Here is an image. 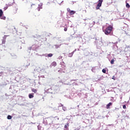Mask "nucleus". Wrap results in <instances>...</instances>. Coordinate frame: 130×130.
<instances>
[{"label": "nucleus", "instance_id": "f03ea898", "mask_svg": "<svg viewBox=\"0 0 130 130\" xmlns=\"http://www.w3.org/2000/svg\"><path fill=\"white\" fill-rule=\"evenodd\" d=\"M102 3H103V0H99V3L96 7V10H99L100 7L102 6Z\"/></svg>", "mask_w": 130, "mask_h": 130}, {"label": "nucleus", "instance_id": "9d476101", "mask_svg": "<svg viewBox=\"0 0 130 130\" xmlns=\"http://www.w3.org/2000/svg\"><path fill=\"white\" fill-rule=\"evenodd\" d=\"M70 125V123H67V124L64 125V128H68V126Z\"/></svg>", "mask_w": 130, "mask_h": 130}, {"label": "nucleus", "instance_id": "aec40b11", "mask_svg": "<svg viewBox=\"0 0 130 130\" xmlns=\"http://www.w3.org/2000/svg\"><path fill=\"white\" fill-rule=\"evenodd\" d=\"M4 48H6V46H4Z\"/></svg>", "mask_w": 130, "mask_h": 130}, {"label": "nucleus", "instance_id": "f8f14e48", "mask_svg": "<svg viewBox=\"0 0 130 130\" xmlns=\"http://www.w3.org/2000/svg\"><path fill=\"white\" fill-rule=\"evenodd\" d=\"M126 8H127V9H129V8H130L129 4H128V3H126Z\"/></svg>", "mask_w": 130, "mask_h": 130}, {"label": "nucleus", "instance_id": "423d86ee", "mask_svg": "<svg viewBox=\"0 0 130 130\" xmlns=\"http://www.w3.org/2000/svg\"><path fill=\"white\" fill-rule=\"evenodd\" d=\"M75 53V51H74L72 53H70L69 54V57H72L73 56V55H74V53Z\"/></svg>", "mask_w": 130, "mask_h": 130}, {"label": "nucleus", "instance_id": "a211bd4d", "mask_svg": "<svg viewBox=\"0 0 130 130\" xmlns=\"http://www.w3.org/2000/svg\"><path fill=\"white\" fill-rule=\"evenodd\" d=\"M64 31H65L66 32V31H68V28L67 27H64Z\"/></svg>", "mask_w": 130, "mask_h": 130}, {"label": "nucleus", "instance_id": "ddd939ff", "mask_svg": "<svg viewBox=\"0 0 130 130\" xmlns=\"http://www.w3.org/2000/svg\"><path fill=\"white\" fill-rule=\"evenodd\" d=\"M102 72L104 73V74H106V70L105 69H103L102 70Z\"/></svg>", "mask_w": 130, "mask_h": 130}, {"label": "nucleus", "instance_id": "f257e3e1", "mask_svg": "<svg viewBox=\"0 0 130 130\" xmlns=\"http://www.w3.org/2000/svg\"><path fill=\"white\" fill-rule=\"evenodd\" d=\"M113 29V27H112V26H108L104 32L106 35H109L110 33H111V31H112Z\"/></svg>", "mask_w": 130, "mask_h": 130}, {"label": "nucleus", "instance_id": "7ed1b4c3", "mask_svg": "<svg viewBox=\"0 0 130 130\" xmlns=\"http://www.w3.org/2000/svg\"><path fill=\"white\" fill-rule=\"evenodd\" d=\"M3 15H4V12H3V10L0 9V18L2 20H6V16H3Z\"/></svg>", "mask_w": 130, "mask_h": 130}, {"label": "nucleus", "instance_id": "412c9836", "mask_svg": "<svg viewBox=\"0 0 130 130\" xmlns=\"http://www.w3.org/2000/svg\"><path fill=\"white\" fill-rule=\"evenodd\" d=\"M79 106L78 105V107L79 108Z\"/></svg>", "mask_w": 130, "mask_h": 130}, {"label": "nucleus", "instance_id": "dca6fc26", "mask_svg": "<svg viewBox=\"0 0 130 130\" xmlns=\"http://www.w3.org/2000/svg\"><path fill=\"white\" fill-rule=\"evenodd\" d=\"M53 54L52 53H49L48 55V57H51L52 56Z\"/></svg>", "mask_w": 130, "mask_h": 130}, {"label": "nucleus", "instance_id": "6e6552de", "mask_svg": "<svg viewBox=\"0 0 130 130\" xmlns=\"http://www.w3.org/2000/svg\"><path fill=\"white\" fill-rule=\"evenodd\" d=\"M32 92H33L34 93H37V90L35 88H32L31 89Z\"/></svg>", "mask_w": 130, "mask_h": 130}, {"label": "nucleus", "instance_id": "0eeeda50", "mask_svg": "<svg viewBox=\"0 0 130 130\" xmlns=\"http://www.w3.org/2000/svg\"><path fill=\"white\" fill-rule=\"evenodd\" d=\"M56 62H53L51 64V67H56Z\"/></svg>", "mask_w": 130, "mask_h": 130}, {"label": "nucleus", "instance_id": "9b49d317", "mask_svg": "<svg viewBox=\"0 0 130 130\" xmlns=\"http://www.w3.org/2000/svg\"><path fill=\"white\" fill-rule=\"evenodd\" d=\"M114 61H115L114 59H112L111 61V64H114Z\"/></svg>", "mask_w": 130, "mask_h": 130}, {"label": "nucleus", "instance_id": "6ab92c4d", "mask_svg": "<svg viewBox=\"0 0 130 130\" xmlns=\"http://www.w3.org/2000/svg\"><path fill=\"white\" fill-rule=\"evenodd\" d=\"M112 79L113 80H115V76H113Z\"/></svg>", "mask_w": 130, "mask_h": 130}, {"label": "nucleus", "instance_id": "2eb2a0df", "mask_svg": "<svg viewBox=\"0 0 130 130\" xmlns=\"http://www.w3.org/2000/svg\"><path fill=\"white\" fill-rule=\"evenodd\" d=\"M8 119H12V116L8 115L7 117Z\"/></svg>", "mask_w": 130, "mask_h": 130}, {"label": "nucleus", "instance_id": "39448f33", "mask_svg": "<svg viewBox=\"0 0 130 130\" xmlns=\"http://www.w3.org/2000/svg\"><path fill=\"white\" fill-rule=\"evenodd\" d=\"M111 105H112V103H109V104H108L106 106L107 109H109V108H110V106H111Z\"/></svg>", "mask_w": 130, "mask_h": 130}, {"label": "nucleus", "instance_id": "4468645a", "mask_svg": "<svg viewBox=\"0 0 130 130\" xmlns=\"http://www.w3.org/2000/svg\"><path fill=\"white\" fill-rule=\"evenodd\" d=\"M6 43V39H3L2 40V44H5Z\"/></svg>", "mask_w": 130, "mask_h": 130}, {"label": "nucleus", "instance_id": "f3484780", "mask_svg": "<svg viewBox=\"0 0 130 130\" xmlns=\"http://www.w3.org/2000/svg\"><path fill=\"white\" fill-rule=\"evenodd\" d=\"M123 109H126V106H125V105H124L123 106Z\"/></svg>", "mask_w": 130, "mask_h": 130}, {"label": "nucleus", "instance_id": "20e7f679", "mask_svg": "<svg viewBox=\"0 0 130 130\" xmlns=\"http://www.w3.org/2000/svg\"><path fill=\"white\" fill-rule=\"evenodd\" d=\"M67 11L68 13H69L70 15H74V14H76V11H72L70 8H67Z\"/></svg>", "mask_w": 130, "mask_h": 130}, {"label": "nucleus", "instance_id": "1a4fd4ad", "mask_svg": "<svg viewBox=\"0 0 130 130\" xmlns=\"http://www.w3.org/2000/svg\"><path fill=\"white\" fill-rule=\"evenodd\" d=\"M28 97L30 99H31L34 97V95H33V94H29L28 95Z\"/></svg>", "mask_w": 130, "mask_h": 130}]
</instances>
